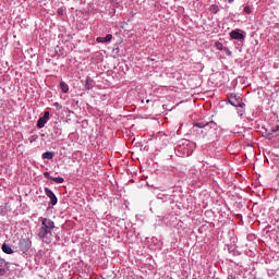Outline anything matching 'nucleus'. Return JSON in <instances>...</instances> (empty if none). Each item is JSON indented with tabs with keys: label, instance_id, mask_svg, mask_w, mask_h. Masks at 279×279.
Segmentation results:
<instances>
[{
	"label": "nucleus",
	"instance_id": "nucleus-26",
	"mask_svg": "<svg viewBox=\"0 0 279 279\" xmlns=\"http://www.w3.org/2000/svg\"><path fill=\"white\" fill-rule=\"evenodd\" d=\"M146 104H149V99L146 100Z\"/></svg>",
	"mask_w": 279,
	"mask_h": 279
},
{
	"label": "nucleus",
	"instance_id": "nucleus-5",
	"mask_svg": "<svg viewBox=\"0 0 279 279\" xmlns=\"http://www.w3.org/2000/svg\"><path fill=\"white\" fill-rule=\"evenodd\" d=\"M230 39L231 40H240L243 41L245 40V36H247V33L241 28H235L229 33Z\"/></svg>",
	"mask_w": 279,
	"mask_h": 279
},
{
	"label": "nucleus",
	"instance_id": "nucleus-3",
	"mask_svg": "<svg viewBox=\"0 0 279 279\" xmlns=\"http://www.w3.org/2000/svg\"><path fill=\"white\" fill-rule=\"evenodd\" d=\"M175 155L179 158H184L193 155V146H191V142L187 140H182L174 148Z\"/></svg>",
	"mask_w": 279,
	"mask_h": 279
},
{
	"label": "nucleus",
	"instance_id": "nucleus-18",
	"mask_svg": "<svg viewBox=\"0 0 279 279\" xmlns=\"http://www.w3.org/2000/svg\"><path fill=\"white\" fill-rule=\"evenodd\" d=\"M209 11L213 12V14H217V12H219V5L217 4H211L209 7Z\"/></svg>",
	"mask_w": 279,
	"mask_h": 279
},
{
	"label": "nucleus",
	"instance_id": "nucleus-12",
	"mask_svg": "<svg viewBox=\"0 0 279 279\" xmlns=\"http://www.w3.org/2000/svg\"><path fill=\"white\" fill-rule=\"evenodd\" d=\"M84 88L85 90H93V88H95V81L90 78V76L86 77Z\"/></svg>",
	"mask_w": 279,
	"mask_h": 279
},
{
	"label": "nucleus",
	"instance_id": "nucleus-24",
	"mask_svg": "<svg viewBox=\"0 0 279 279\" xmlns=\"http://www.w3.org/2000/svg\"><path fill=\"white\" fill-rule=\"evenodd\" d=\"M148 60H149L150 62H154V59H151V58H148Z\"/></svg>",
	"mask_w": 279,
	"mask_h": 279
},
{
	"label": "nucleus",
	"instance_id": "nucleus-16",
	"mask_svg": "<svg viewBox=\"0 0 279 279\" xmlns=\"http://www.w3.org/2000/svg\"><path fill=\"white\" fill-rule=\"evenodd\" d=\"M2 252H4V254H14V251L12 250V247H10V245L8 244H2Z\"/></svg>",
	"mask_w": 279,
	"mask_h": 279
},
{
	"label": "nucleus",
	"instance_id": "nucleus-13",
	"mask_svg": "<svg viewBox=\"0 0 279 279\" xmlns=\"http://www.w3.org/2000/svg\"><path fill=\"white\" fill-rule=\"evenodd\" d=\"M279 134V125L272 128L268 133H267V138L268 141H271L272 138H276Z\"/></svg>",
	"mask_w": 279,
	"mask_h": 279
},
{
	"label": "nucleus",
	"instance_id": "nucleus-21",
	"mask_svg": "<svg viewBox=\"0 0 279 279\" xmlns=\"http://www.w3.org/2000/svg\"><path fill=\"white\" fill-rule=\"evenodd\" d=\"M245 14H252V9L250 7L244 8Z\"/></svg>",
	"mask_w": 279,
	"mask_h": 279
},
{
	"label": "nucleus",
	"instance_id": "nucleus-17",
	"mask_svg": "<svg viewBox=\"0 0 279 279\" xmlns=\"http://www.w3.org/2000/svg\"><path fill=\"white\" fill-rule=\"evenodd\" d=\"M60 88L63 93H69V84H66V82L61 81L60 82Z\"/></svg>",
	"mask_w": 279,
	"mask_h": 279
},
{
	"label": "nucleus",
	"instance_id": "nucleus-7",
	"mask_svg": "<svg viewBox=\"0 0 279 279\" xmlns=\"http://www.w3.org/2000/svg\"><path fill=\"white\" fill-rule=\"evenodd\" d=\"M44 191L45 195L50 199L51 206H56L58 204V196H56V193H53L49 187H45Z\"/></svg>",
	"mask_w": 279,
	"mask_h": 279
},
{
	"label": "nucleus",
	"instance_id": "nucleus-19",
	"mask_svg": "<svg viewBox=\"0 0 279 279\" xmlns=\"http://www.w3.org/2000/svg\"><path fill=\"white\" fill-rule=\"evenodd\" d=\"M215 47L216 49H218V51H223L226 49V47H223V44H221V41H216Z\"/></svg>",
	"mask_w": 279,
	"mask_h": 279
},
{
	"label": "nucleus",
	"instance_id": "nucleus-1",
	"mask_svg": "<svg viewBox=\"0 0 279 279\" xmlns=\"http://www.w3.org/2000/svg\"><path fill=\"white\" fill-rule=\"evenodd\" d=\"M39 220L41 221V225L37 230V236L40 239V241H43V243L49 245V243L53 241V230H56V222L45 217H40Z\"/></svg>",
	"mask_w": 279,
	"mask_h": 279
},
{
	"label": "nucleus",
	"instance_id": "nucleus-23",
	"mask_svg": "<svg viewBox=\"0 0 279 279\" xmlns=\"http://www.w3.org/2000/svg\"><path fill=\"white\" fill-rule=\"evenodd\" d=\"M53 106H54V108H59V110L62 108V106L60 105V102H54Z\"/></svg>",
	"mask_w": 279,
	"mask_h": 279
},
{
	"label": "nucleus",
	"instance_id": "nucleus-25",
	"mask_svg": "<svg viewBox=\"0 0 279 279\" xmlns=\"http://www.w3.org/2000/svg\"><path fill=\"white\" fill-rule=\"evenodd\" d=\"M234 0H229V3H232Z\"/></svg>",
	"mask_w": 279,
	"mask_h": 279
},
{
	"label": "nucleus",
	"instance_id": "nucleus-8",
	"mask_svg": "<svg viewBox=\"0 0 279 279\" xmlns=\"http://www.w3.org/2000/svg\"><path fill=\"white\" fill-rule=\"evenodd\" d=\"M49 111H45L44 116L40 117L37 121V128L38 130H43V128H45V125H47V122L49 121Z\"/></svg>",
	"mask_w": 279,
	"mask_h": 279
},
{
	"label": "nucleus",
	"instance_id": "nucleus-11",
	"mask_svg": "<svg viewBox=\"0 0 279 279\" xmlns=\"http://www.w3.org/2000/svg\"><path fill=\"white\" fill-rule=\"evenodd\" d=\"M96 43L106 45L108 43H112V34H108L105 37H97Z\"/></svg>",
	"mask_w": 279,
	"mask_h": 279
},
{
	"label": "nucleus",
	"instance_id": "nucleus-9",
	"mask_svg": "<svg viewBox=\"0 0 279 279\" xmlns=\"http://www.w3.org/2000/svg\"><path fill=\"white\" fill-rule=\"evenodd\" d=\"M8 269H10V263L0 257V276H5V274H8Z\"/></svg>",
	"mask_w": 279,
	"mask_h": 279
},
{
	"label": "nucleus",
	"instance_id": "nucleus-4",
	"mask_svg": "<svg viewBox=\"0 0 279 279\" xmlns=\"http://www.w3.org/2000/svg\"><path fill=\"white\" fill-rule=\"evenodd\" d=\"M228 102L230 104V106H233L234 108H245V102H243V98L234 93L230 95Z\"/></svg>",
	"mask_w": 279,
	"mask_h": 279
},
{
	"label": "nucleus",
	"instance_id": "nucleus-6",
	"mask_svg": "<svg viewBox=\"0 0 279 279\" xmlns=\"http://www.w3.org/2000/svg\"><path fill=\"white\" fill-rule=\"evenodd\" d=\"M29 247H32V241L29 239H21L19 242V248L23 254L29 252Z\"/></svg>",
	"mask_w": 279,
	"mask_h": 279
},
{
	"label": "nucleus",
	"instance_id": "nucleus-14",
	"mask_svg": "<svg viewBox=\"0 0 279 279\" xmlns=\"http://www.w3.org/2000/svg\"><path fill=\"white\" fill-rule=\"evenodd\" d=\"M157 199H160L162 203L171 202V195L165 194V193H159V194H157Z\"/></svg>",
	"mask_w": 279,
	"mask_h": 279
},
{
	"label": "nucleus",
	"instance_id": "nucleus-15",
	"mask_svg": "<svg viewBox=\"0 0 279 279\" xmlns=\"http://www.w3.org/2000/svg\"><path fill=\"white\" fill-rule=\"evenodd\" d=\"M43 160H53V153L52 151H46L41 155Z\"/></svg>",
	"mask_w": 279,
	"mask_h": 279
},
{
	"label": "nucleus",
	"instance_id": "nucleus-22",
	"mask_svg": "<svg viewBox=\"0 0 279 279\" xmlns=\"http://www.w3.org/2000/svg\"><path fill=\"white\" fill-rule=\"evenodd\" d=\"M223 51H226L227 56H232V51H230V48L225 47Z\"/></svg>",
	"mask_w": 279,
	"mask_h": 279
},
{
	"label": "nucleus",
	"instance_id": "nucleus-2",
	"mask_svg": "<svg viewBox=\"0 0 279 279\" xmlns=\"http://www.w3.org/2000/svg\"><path fill=\"white\" fill-rule=\"evenodd\" d=\"M218 125L215 121H198L193 125V132H196L198 138H206V136H213L217 132Z\"/></svg>",
	"mask_w": 279,
	"mask_h": 279
},
{
	"label": "nucleus",
	"instance_id": "nucleus-10",
	"mask_svg": "<svg viewBox=\"0 0 279 279\" xmlns=\"http://www.w3.org/2000/svg\"><path fill=\"white\" fill-rule=\"evenodd\" d=\"M44 177L48 178L52 182H56V184H64V178L62 177H51L49 172H44Z\"/></svg>",
	"mask_w": 279,
	"mask_h": 279
},
{
	"label": "nucleus",
	"instance_id": "nucleus-20",
	"mask_svg": "<svg viewBox=\"0 0 279 279\" xmlns=\"http://www.w3.org/2000/svg\"><path fill=\"white\" fill-rule=\"evenodd\" d=\"M239 117L243 118V114H245V108L238 109Z\"/></svg>",
	"mask_w": 279,
	"mask_h": 279
}]
</instances>
